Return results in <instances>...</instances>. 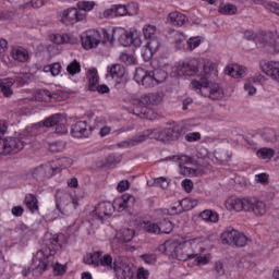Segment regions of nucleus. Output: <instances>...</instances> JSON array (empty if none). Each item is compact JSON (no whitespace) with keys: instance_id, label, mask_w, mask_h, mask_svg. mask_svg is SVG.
Wrapping results in <instances>:
<instances>
[{"instance_id":"37998d69","label":"nucleus","mask_w":279,"mask_h":279,"mask_svg":"<svg viewBox=\"0 0 279 279\" xmlns=\"http://www.w3.org/2000/svg\"><path fill=\"white\" fill-rule=\"evenodd\" d=\"M199 202L195 198H184L178 204V206H181L182 210H193L195 206H197Z\"/></svg>"},{"instance_id":"e433bc0d","label":"nucleus","mask_w":279,"mask_h":279,"mask_svg":"<svg viewBox=\"0 0 279 279\" xmlns=\"http://www.w3.org/2000/svg\"><path fill=\"white\" fill-rule=\"evenodd\" d=\"M201 219L203 221H207L209 223H217L219 221V214L217 211H213L210 209H206L199 214Z\"/></svg>"},{"instance_id":"f8f14e48","label":"nucleus","mask_w":279,"mask_h":279,"mask_svg":"<svg viewBox=\"0 0 279 279\" xmlns=\"http://www.w3.org/2000/svg\"><path fill=\"white\" fill-rule=\"evenodd\" d=\"M140 228L150 232V234H171L173 232V222L168 219H162L158 222L144 220L140 222Z\"/></svg>"},{"instance_id":"4468645a","label":"nucleus","mask_w":279,"mask_h":279,"mask_svg":"<svg viewBox=\"0 0 279 279\" xmlns=\"http://www.w3.org/2000/svg\"><path fill=\"white\" fill-rule=\"evenodd\" d=\"M113 213L114 205L109 201H104L89 209V217L98 221H105V219L112 217Z\"/></svg>"},{"instance_id":"052dcab7","label":"nucleus","mask_w":279,"mask_h":279,"mask_svg":"<svg viewBox=\"0 0 279 279\" xmlns=\"http://www.w3.org/2000/svg\"><path fill=\"white\" fill-rule=\"evenodd\" d=\"M153 57H154V53L149 50L147 46H145L142 49V58L144 62H149V60H151Z\"/></svg>"},{"instance_id":"864d4df0","label":"nucleus","mask_w":279,"mask_h":279,"mask_svg":"<svg viewBox=\"0 0 279 279\" xmlns=\"http://www.w3.org/2000/svg\"><path fill=\"white\" fill-rule=\"evenodd\" d=\"M126 14L129 16H136L138 14V4L136 2H131L126 5Z\"/></svg>"},{"instance_id":"393cba45","label":"nucleus","mask_w":279,"mask_h":279,"mask_svg":"<svg viewBox=\"0 0 279 279\" xmlns=\"http://www.w3.org/2000/svg\"><path fill=\"white\" fill-rule=\"evenodd\" d=\"M71 134L74 138H86L90 134V128L86 121H78L72 126Z\"/></svg>"},{"instance_id":"603ef678","label":"nucleus","mask_w":279,"mask_h":279,"mask_svg":"<svg viewBox=\"0 0 279 279\" xmlns=\"http://www.w3.org/2000/svg\"><path fill=\"white\" fill-rule=\"evenodd\" d=\"M117 16L114 4H112L109 9H106L100 15L99 19H114Z\"/></svg>"},{"instance_id":"09e8293b","label":"nucleus","mask_w":279,"mask_h":279,"mask_svg":"<svg viewBox=\"0 0 279 279\" xmlns=\"http://www.w3.org/2000/svg\"><path fill=\"white\" fill-rule=\"evenodd\" d=\"M66 71L69 75H77V73H81L82 71V65H80V62H77V60H73L68 64Z\"/></svg>"},{"instance_id":"ddd939ff","label":"nucleus","mask_w":279,"mask_h":279,"mask_svg":"<svg viewBox=\"0 0 279 279\" xmlns=\"http://www.w3.org/2000/svg\"><path fill=\"white\" fill-rule=\"evenodd\" d=\"M31 80L32 74L29 73H20L15 76V78H2L0 80V90L4 97H10L12 95V86H14V84L25 86V84H29Z\"/></svg>"},{"instance_id":"9b49d317","label":"nucleus","mask_w":279,"mask_h":279,"mask_svg":"<svg viewBox=\"0 0 279 279\" xmlns=\"http://www.w3.org/2000/svg\"><path fill=\"white\" fill-rule=\"evenodd\" d=\"M220 241L223 245H231V247H245L250 243V238L239 230L229 227L222 231Z\"/></svg>"},{"instance_id":"bb28decb","label":"nucleus","mask_w":279,"mask_h":279,"mask_svg":"<svg viewBox=\"0 0 279 279\" xmlns=\"http://www.w3.org/2000/svg\"><path fill=\"white\" fill-rule=\"evenodd\" d=\"M167 22L173 27H182L189 23V17L179 11L170 12L167 17Z\"/></svg>"},{"instance_id":"a18cd8bd","label":"nucleus","mask_w":279,"mask_h":279,"mask_svg":"<svg viewBox=\"0 0 279 279\" xmlns=\"http://www.w3.org/2000/svg\"><path fill=\"white\" fill-rule=\"evenodd\" d=\"M143 35L144 38H146V40H151L154 38H156V26L151 25V24H146L144 25L143 29Z\"/></svg>"},{"instance_id":"c9c22d12","label":"nucleus","mask_w":279,"mask_h":279,"mask_svg":"<svg viewBox=\"0 0 279 279\" xmlns=\"http://www.w3.org/2000/svg\"><path fill=\"white\" fill-rule=\"evenodd\" d=\"M97 8V3L93 0H83L76 3V10L80 12H93Z\"/></svg>"},{"instance_id":"412c9836","label":"nucleus","mask_w":279,"mask_h":279,"mask_svg":"<svg viewBox=\"0 0 279 279\" xmlns=\"http://www.w3.org/2000/svg\"><path fill=\"white\" fill-rule=\"evenodd\" d=\"M31 175L34 180H49L56 175V172L50 161L31 170Z\"/></svg>"},{"instance_id":"f3484780","label":"nucleus","mask_w":279,"mask_h":279,"mask_svg":"<svg viewBox=\"0 0 279 279\" xmlns=\"http://www.w3.org/2000/svg\"><path fill=\"white\" fill-rule=\"evenodd\" d=\"M225 206L230 213H241V210H250L252 206V201L250 197L240 198L236 196H230L227 198Z\"/></svg>"},{"instance_id":"9d476101","label":"nucleus","mask_w":279,"mask_h":279,"mask_svg":"<svg viewBox=\"0 0 279 279\" xmlns=\"http://www.w3.org/2000/svg\"><path fill=\"white\" fill-rule=\"evenodd\" d=\"M56 206L61 217H69L80 206V198L66 192H58Z\"/></svg>"},{"instance_id":"0eeeda50","label":"nucleus","mask_w":279,"mask_h":279,"mask_svg":"<svg viewBox=\"0 0 279 279\" xmlns=\"http://www.w3.org/2000/svg\"><path fill=\"white\" fill-rule=\"evenodd\" d=\"M167 77H169V72L162 69L149 71L143 68H137L134 74L136 84L143 86V88H156L159 84H165Z\"/></svg>"},{"instance_id":"473e14b6","label":"nucleus","mask_w":279,"mask_h":279,"mask_svg":"<svg viewBox=\"0 0 279 279\" xmlns=\"http://www.w3.org/2000/svg\"><path fill=\"white\" fill-rule=\"evenodd\" d=\"M131 199H134V197L130 194H124L120 197H117L112 203L113 211L117 210L118 213H123V210L130 206Z\"/></svg>"},{"instance_id":"8fccbe9b","label":"nucleus","mask_w":279,"mask_h":279,"mask_svg":"<svg viewBox=\"0 0 279 279\" xmlns=\"http://www.w3.org/2000/svg\"><path fill=\"white\" fill-rule=\"evenodd\" d=\"M120 61L124 64H136V57L134 54H130L128 52L120 53Z\"/></svg>"},{"instance_id":"7ed1b4c3","label":"nucleus","mask_w":279,"mask_h":279,"mask_svg":"<svg viewBox=\"0 0 279 279\" xmlns=\"http://www.w3.org/2000/svg\"><path fill=\"white\" fill-rule=\"evenodd\" d=\"M66 243H69V239L64 233H46L41 250L33 257V263L28 271H33L34 276H40L51 265L54 276H64L66 274V265L60 263L54 264L53 260H56V252L62 250Z\"/></svg>"},{"instance_id":"a211bd4d","label":"nucleus","mask_w":279,"mask_h":279,"mask_svg":"<svg viewBox=\"0 0 279 279\" xmlns=\"http://www.w3.org/2000/svg\"><path fill=\"white\" fill-rule=\"evenodd\" d=\"M82 47L86 50L97 49L101 45V33L97 29H89L81 36Z\"/></svg>"},{"instance_id":"2eb2a0df","label":"nucleus","mask_w":279,"mask_h":279,"mask_svg":"<svg viewBox=\"0 0 279 279\" xmlns=\"http://www.w3.org/2000/svg\"><path fill=\"white\" fill-rule=\"evenodd\" d=\"M53 125L56 126V134H66L69 132L66 119L60 113L49 117L44 122H38L34 128H53Z\"/></svg>"},{"instance_id":"39448f33","label":"nucleus","mask_w":279,"mask_h":279,"mask_svg":"<svg viewBox=\"0 0 279 279\" xmlns=\"http://www.w3.org/2000/svg\"><path fill=\"white\" fill-rule=\"evenodd\" d=\"M99 32L101 35L100 43H102L105 47H113L117 41L121 47H134V49H140L143 45V35L136 27H131L129 29L113 27L111 33L107 29H101Z\"/></svg>"},{"instance_id":"0e129e2a","label":"nucleus","mask_w":279,"mask_h":279,"mask_svg":"<svg viewBox=\"0 0 279 279\" xmlns=\"http://www.w3.org/2000/svg\"><path fill=\"white\" fill-rule=\"evenodd\" d=\"M45 0H31V2L23 5V8H43Z\"/></svg>"},{"instance_id":"69168bd1","label":"nucleus","mask_w":279,"mask_h":279,"mask_svg":"<svg viewBox=\"0 0 279 279\" xmlns=\"http://www.w3.org/2000/svg\"><path fill=\"white\" fill-rule=\"evenodd\" d=\"M136 278L137 279H149V270H147L143 267L137 268Z\"/></svg>"},{"instance_id":"a878e982","label":"nucleus","mask_w":279,"mask_h":279,"mask_svg":"<svg viewBox=\"0 0 279 279\" xmlns=\"http://www.w3.org/2000/svg\"><path fill=\"white\" fill-rule=\"evenodd\" d=\"M225 73L226 75H230V77L239 80V77H245L247 75V68L233 63L225 68Z\"/></svg>"},{"instance_id":"4d7b16f0","label":"nucleus","mask_w":279,"mask_h":279,"mask_svg":"<svg viewBox=\"0 0 279 279\" xmlns=\"http://www.w3.org/2000/svg\"><path fill=\"white\" fill-rule=\"evenodd\" d=\"M116 16H128V8L123 4H113Z\"/></svg>"},{"instance_id":"79ce46f5","label":"nucleus","mask_w":279,"mask_h":279,"mask_svg":"<svg viewBox=\"0 0 279 279\" xmlns=\"http://www.w3.org/2000/svg\"><path fill=\"white\" fill-rule=\"evenodd\" d=\"M148 186H157L159 189H169V180L165 177H159L154 180L147 181Z\"/></svg>"},{"instance_id":"2f4dec72","label":"nucleus","mask_w":279,"mask_h":279,"mask_svg":"<svg viewBox=\"0 0 279 279\" xmlns=\"http://www.w3.org/2000/svg\"><path fill=\"white\" fill-rule=\"evenodd\" d=\"M10 56L15 62H27L29 60V52L23 47H13Z\"/></svg>"},{"instance_id":"a19ab883","label":"nucleus","mask_w":279,"mask_h":279,"mask_svg":"<svg viewBox=\"0 0 279 279\" xmlns=\"http://www.w3.org/2000/svg\"><path fill=\"white\" fill-rule=\"evenodd\" d=\"M34 99L35 101H51V92L47 89H36Z\"/></svg>"},{"instance_id":"4be33fe9","label":"nucleus","mask_w":279,"mask_h":279,"mask_svg":"<svg viewBox=\"0 0 279 279\" xmlns=\"http://www.w3.org/2000/svg\"><path fill=\"white\" fill-rule=\"evenodd\" d=\"M107 78L116 84H125V68L119 63L107 66Z\"/></svg>"},{"instance_id":"72a5a7b5","label":"nucleus","mask_w":279,"mask_h":279,"mask_svg":"<svg viewBox=\"0 0 279 279\" xmlns=\"http://www.w3.org/2000/svg\"><path fill=\"white\" fill-rule=\"evenodd\" d=\"M262 78L263 75L260 74L248 77L244 83V92L247 93L250 96L256 95V86H258Z\"/></svg>"},{"instance_id":"ea45409f","label":"nucleus","mask_w":279,"mask_h":279,"mask_svg":"<svg viewBox=\"0 0 279 279\" xmlns=\"http://www.w3.org/2000/svg\"><path fill=\"white\" fill-rule=\"evenodd\" d=\"M25 204L31 213H37L38 210V198L34 194H27L25 197Z\"/></svg>"},{"instance_id":"774afa93","label":"nucleus","mask_w":279,"mask_h":279,"mask_svg":"<svg viewBox=\"0 0 279 279\" xmlns=\"http://www.w3.org/2000/svg\"><path fill=\"white\" fill-rule=\"evenodd\" d=\"M181 186H183V189L186 193L193 192V181H191L190 179L183 180L181 183Z\"/></svg>"},{"instance_id":"13d9d810","label":"nucleus","mask_w":279,"mask_h":279,"mask_svg":"<svg viewBox=\"0 0 279 279\" xmlns=\"http://www.w3.org/2000/svg\"><path fill=\"white\" fill-rule=\"evenodd\" d=\"M50 151L52 154H58V151H62L64 149V142H54L49 145Z\"/></svg>"},{"instance_id":"f03ea898","label":"nucleus","mask_w":279,"mask_h":279,"mask_svg":"<svg viewBox=\"0 0 279 279\" xmlns=\"http://www.w3.org/2000/svg\"><path fill=\"white\" fill-rule=\"evenodd\" d=\"M204 236H181L167 240L158 251L172 260H194L196 267H206L213 263V254L204 246Z\"/></svg>"},{"instance_id":"338daca9","label":"nucleus","mask_w":279,"mask_h":279,"mask_svg":"<svg viewBox=\"0 0 279 279\" xmlns=\"http://www.w3.org/2000/svg\"><path fill=\"white\" fill-rule=\"evenodd\" d=\"M180 202L174 203L170 208L168 209V215H179V213H182V206H179Z\"/></svg>"},{"instance_id":"7c9ffc66","label":"nucleus","mask_w":279,"mask_h":279,"mask_svg":"<svg viewBox=\"0 0 279 279\" xmlns=\"http://www.w3.org/2000/svg\"><path fill=\"white\" fill-rule=\"evenodd\" d=\"M252 204L250 205V208L246 209L247 213H254L257 217H260L267 213V206L264 202L257 201L254 197H248Z\"/></svg>"},{"instance_id":"de8ad7c7","label":"nucleus","mask_w":279,"mask_h":279,"mask_svg":"<svg viewBox=\"0 0 279 279\" xmlns=\"http://www.w3.org/2000/svg\"><path fill=\"white\" fill-rule=\"evenodd\" d=\"M218 11L220 14H227V15L231 16L232 14H234L236 12V5L230 4V3H228V4L221 3L219 5Z\"/></svg>"},{"instance_id":"5fc2aeb1","label":"nucleus","mask_w":279,"mask_h":279,"mask_svg":"<svg viewBox=\"0 0 279 279\" xmlns=\"http://www.w3.org/2000/svg\"><path fill=\"white\" fill-rule=\"evenodd\" d=\"M264 7L266 8V10H269V12H272L274 14H277V16H279L278 2H264Z\"/></svg>"},{"instance_id":"dca6fc26","label":"nucleus","mask_w":279,"mask_h":279,"mask_svg":"<svg viewBox=\"0 0 279 279\" xmlns=\"http://www.w3.org/2000/svg\"><path fill=\"white\" fill-rule=\"evenodd\" d=\"M60 21L64 25H75V23L86 21V13L78 11L77 8H69L61 12Z\"/></svg>"},{"instance_id":"c756f323","label":"nucleus","mask_w":279,"mask_h":279,"mask_svg":"<svg viewBox=\"0 0 279 279\" xmlns=\"http://www.w3.org/2000/svg\"><path fill=\"white\" fill-rule=\"evenodd\" d=\"M73 162H74L73 158H70V157H62V158L50 161L54 173H58V171H64V169H69L70 167H73Z\"/></svg>"},{"instance_id":"6ab92c4d","label":"nucleus","mask_w":279,"mask_h":279,"mask_svg":"<svg viewBox=\"0 0 279 279\" xmlns=\"http://www.w3.org/2000/svg\"><path fill=\"white\" fill-rule=\"evenodd\" d=\"M259 70L262 73L279 83V61L278 60H267L262 59L259 61Z\"/></svg>"},{"instance_id":"aec40b11","label":"nucleus","mask_w":279,"mask_h":279,"mask_svg":"<svg viewBox=\"0 0 279 279\" xmlns=\"http://www.w3.org/2000/svg\"><path fill=\"white\" fill-rule=\"evenodd\" d=\"M162 101V96L160 94H143L133 99V106L136 108H145L146 106H156V104H160Z\"/></svg>"},{"instance_id":"cd10ccee","label":"nucleus","mask_w":279,"mask_h":279,"mask_svg":"<svg viewBox=\"0 0 279 279\" xmlns=\"http://www.w3.org/2000/svg\"><path fill=\"white\" fill-rule=\"evenodd\" d=\"M136 236V231L130 227H123L116 233V239L119 243H130Z\"/></svg>"},{"instance_id":"bf43d9fd","label":"nucleus","mask_w":279,"mask_h":279,"mask_svg":"<svg viewBox=\"0 0 279 279\" xmlns=\"http://www.w3.org/2000/svg\"><path fill=\"white\" fill-rule=\"evenodd\" d=\"M130 190V181L122 180L117 185L118 193H125V191Z\"/></svg>"},{"instance_id":"e2e57ef3","label":"nucleus","mask_w":279,"mask_h":279,"mask_svg":"<svg viewBox=\"0 0 279 279\" xmlns=\"http://www.w3.org/2000/svg\"><path fill=\"white\" fill-rule=\"evenodd\" d=\"M268 180L269 174L267 173L255 174V182H257V184H267Z\"/></svg>"},{"instance_id":"5701e85b","label":"nucleus","mask_w":279,"mask_h":279,"mask_svg":"<svg viewBox=\"0 0 279 279\" xmlns=\"http://www.w3.org/2000/svg\"><path fill=\"white\" fill-rule=\"evenodd\" d=\"M172 160L178 162L181 175H195V169L186 167L185 165H195V160L186 155L173 156Z\"/></svg>"},{"instance_id":"6e6d98bb","label":"nucleus","mask_w":279,"mask_h":279,"mask_svg":"<svg viewBox=\"0 0 279 279\" xmlns=\"http://www.w3.org/2000/svg\"><path fill=\"white\" fill-rule=\"evenodd\" d=\"M5 51H8V40L0 39V58H1L2 62L8 64V61L4 58Z\"/></svg>"},{"instance_id":"b1692460","label":"nucleus","mask_w":279,"mask_h":279,"mask_svg":"<svg viewBox=\"0 0 279 279\" xmlns=\"http://www.w3.org/2000/svg\"><path fill=\"white\" fill-rule=\"evenodd\" d=\"M50 43L53 45H76L77 37L71 35L70 33H56L49 36Z\"/></svg>"},{"instance_id":"680f3d73","label":"nucleus","mask_w":279,"mask_h":279,"mask_svg":"<svg viewBox=\"0 0 279 279\" xmlns=\"http://www.w3.org/2000/svg\"><path fill=\"white\" fill-rule=\"evenodd\" d=\"M141 258L146 265H154L156 263V255L154 254H144L141 255Z\"/></svg>"},{"instance_id":"4c0bfd02","label":"nucleus","mask_w":279,"mask_h":279,"mask_svg":"<svg viewBox=\"0 0 279 279\" xmlns=\"http://www.w3.org/2000/svg\"><path fill=\"white\" fill-rule=\"evenodd\" d=\"M202 43H204V37H202V36L190 37L185 43L186 50L195 51V49H197V47H199V45H202Z\"/></svg>"},{"instance_id":"c85d7f7f","label":"nucleus","mask_w":279,"mask_h":279,"mask_svg":"<svg viewBox=\"0 0 279 279\" xmlns=\"http://www.w3.org/2000/svg\"><path fill=\"white\" fill-rule=\"evenodd\" d=\"M19 238L14 240L13 245H17L19 247H23L24 245H27V241H29L32 236V231L29 228L25 227V225H22L17 229Z\"/></svg>"},{"instance_id":"f257e3e1","label":"nucleus","mask_w":279,"mask_h":279,"mask_svg":"<svg viewBox=\"0 0 279 279\" xmlns=\"http://www.w3.org/2000/svg\"><path fill=\"white\" fill-rule=\"evenodd\" d=\"M166 71L171 77H193L198 75L201 80H193L190 84L191 90H195L203 97L208 99H222L223 89L219 84L210 81V77H217L219 75V62L208 60L204 63L203 72L199 74L197 68V61H180L173 66H166Z\"/></svg>"},{"instance_id":"f704fd0d","label":"nucleus","mask_w":279,"mask_h":279,"mask_svg":"<svg viewBox=\"0 0 279 279\" xmlns=\"http://www.w3.org/2000/svg\"><path fill=\"white\" fill-rule=\"evenodd\" d=\"M87 80H88V89L89 90H97V84H99V73L97 69H89L87 71Z\"/></svg>"},{"instance_id":"423d86ee","label":"nucleus","mask_w":279,"mask_h":279,"mask_svg":"<svg viewBox=\"0 0 279 279\" xmlns=\"http://www.w3.org/2000/svg\"><path fill=\"white\" fill-rule=\"evenodd\" d=\"M244 37L246 40H254L257 49H260V51H264L265 53H269L270 56L279 53L278 32L259 33L256 35L254 31H246Z\"/></svg>"},{"instance_id":"3c124183","label":"nucleus","mask_w":279,"mask_h":279,"mask_svg":"<svg viewBox=\"0 0 279 279\" xmlns=\"http://www.w3.org/2000/svg\"><path fill=\"white\" fill-rule=\"evenodd\" d=\"M146 47L149 48V50L153 53H156V51H158V49H160V39H158V38L149 39L146 44Z\"/></svg>"},{"instance_id":"c03bdc74","label":"nucleus","mask_w":279,"mask_h":279,"mask_svg":"<svg viewBox=\"0 0 279 279\" xmlns=\"http://www.w3.org/2000/svg\"><path fill=\"white\" fill-rule=\"evenodd\" d=\"M44 73H51L52 77H57L60 73H62V65L60 63H52L44 66Z\"/></svg>"},{"instance_id":"6e6552de","label":"nucleus","mask_w":279,"mask_h":279,"mask_svg":"<svg viewBox=\"0 0 279 279\" xmlns=\"http://www.w3.org/2000/svg\"><path fill=\"white\" fill-rule=\"evenodd\" d=\"M180 136V126L178 124H168L154 130H146L135 137L136 143H144L147 138L155 141H169V138H178Z\"/></svg>"},{"instance_id":"49530a36","label":"nucleus","mask_w":279,"mask_h":279,"mask_svg":"<svg viewBox=\"0 0 279 279\" xmlns=\"http://www.w3.org/2000/svg\"><path fill=\"white\" fill-rule=\"evenodd\" d=\"M175 47L180 51H186V35L184 33L175 34Z\"/></svg>"},{"instance_id":"20e7f679","label":"nucleus","mask_w":279,"mask_h":279,"mask_svg":"<svg viewBox=\"0 0 279 279\" xmlns=\"http://www.w3.org/2000/svg\"><path fill=\"white\" fill-rule=\"evenodd\" d=\"M83 263L94 267V269H102V271H116L120 279H134V269L129 264L120 266L114 262L112 255L96 251L86 253L83 257Z\"/></svg>"},{"instance_id":"58836bf2","label":"nucleus","mask_w":279,"mask_h":279,"mask_svg":"<svg viewBox=\"0 0 279 279\" xmlns=\"http://www.w3.org/2000/svg\"><path fill=\"white\" fill-rule=\"evenodd\" d=\"M257 158L260 160H271L276 156V151L272 148H259L256 153Z\"/></svg>"},{"instance_id":"1a4fd4ad","label":"nucleus","mask_w":279,"mask_h":279,"mask_svg":"<svg viewBox=\"0 0 279 279\" xmlns=\"http://www.w3.org/2000/svg\"><path fill=\"white\" fill-rule=\"evenodd\" d=\"M8 132V122L0 120V137ZM23 142L16 137L0 138V155L16 154L23 149Z\"/></svg>"}]
</instances>
